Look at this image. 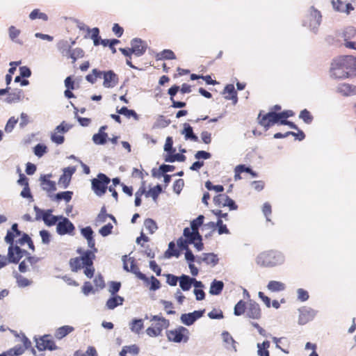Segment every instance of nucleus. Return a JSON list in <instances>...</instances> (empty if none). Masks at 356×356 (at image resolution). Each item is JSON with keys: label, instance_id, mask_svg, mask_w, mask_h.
<instances>
[{"label": "nucleus", "instance_id": "obj_1", "mask_svg": "<svg viewBox=\"0 0 356 356\" xmlns=\"http://www.w3.org/2000/svg\"><path fill=\"white\" fill-rule=\"evenodd\" d=\"M329 76L334 80L356 76V56H343L334 58L330 63Z\"/></svg>", "mask_w": 356, "mask_h": 356}, {"label": "nucleus", "instance_id": "obj_2", "mask_svg": "<svg viewBox=\"0 0 356 356\" xmlns=\"http://www.w3.org/2000/svg\"><path fill=\"white\" fill-rule=\"evenodd\" d=\"M95 258V255L92 250L84 251L81 257L72 258L70 260V268L73 272H77L84 268L85 275L88 278H92L95 273V268L93 267Z\"/></svg>", "mask_w": 356, "mask_h": 356}, {"label": "nucleus", "instance_id": "obj_3", "mask_svg": "<svg viewBox=\"0 0 356 356\" xmlns=\"http://www.w3.org/2000/svg\"><path fill=\"white\" fill-rule=\"evenodd\" d=\"M284 261V254L280 251L274 250L259 253L255 259L256 264L264 268H273L283 264Z\"/></svg>", "mask_w": 356, "mask_h": 356}, {"label": "nucleus", "instance_id": "obj_4", "mask_svg": "<svg viewBox=\"0 0 356 356\" xmlns=\"http://www.w3.org/2000/svg\"><path fill=\"white\" fill-rule=\"evenodd\" d=\"M111 179L104 173H99L96 178L91 180L92 189L99 197L104 195L108 188Z\"/></svg>", "mask_w": 356, "mask_h": 356}, {"label": "nucleus", "instance_id": "obj_5", "mask_svg": "<svg viewBox=\"0 0 356 356\" xmlns=\"http://www.w3.org/2000/svg\"><path fill=\"white\" fill-rule=\"evenodd\" d=\"M189 334V330L183 326H178L175 329L166 332V337L168 341L175 343L188 342Z\"/></svg>", "mask_w": 356, "mask_h": 356}, {"label": "nucleus", "instance_id": "obj_6", "mask_svg": "<svg viewBox=\"0 0 356 356\" xmlns=\"http://www.w3.org/2000/svg\"><path fill=\"white\" fill-rule=\"evenodd\" d=\"M122 261L123 262V268L124 270L132 273L138 279L144 281L146 284H149V278L140 271L139 268L135 264L134 258H127V255H124L122 257Z\"/></svg>", "mask_w": 356, "mask_h": 356}, {"label": "nucleus", "instance_id": "obj_7", "mask_svg": "<svg viewBox=\"0 0 356 356\" xmlns=\"http://www.w3.org/2000/svg\"><path fill=\"white\" fill-rule=\"evenodd\" d=\"M258 120L259 123L267 130L273 124L278 123L280 118L279 113L270 111L263 115L260 113L258 115Z\"/></svg>", "mask_w": 356, "mask_h": 356}, {"label": "nucleus", "instance_id": "obj_8", "mask_svg": "<svg viewBox=\"0 0 356 356\" xmlns=\"http://www.w3.org/2000/svg\"><path fill=\"white\" fill-rule=\"evenodd\" d=\"M75 227L73 223L66 217L62 216L60 220L56 224V232L60 236L74 235Z\"/></svg>", "mask_w": 356, "mask_h": 356}, {"label": "nucleus", "instance_id": "obj_9", "mask_svg": "<svg viewBox=\"0 0 356 356\" xmlns=\"http://www.w3.org/2000/svg\"><path fill=\"white\" fill-rule=\"evenodd\" d=\"M29 253L24 250H22L19 246L9 245L8 250V260L9 263L17 264L20 259L24 256L29 255Z\"/></svg>", "mask_w": 356, "mask_h": 356}, {"label": "nucleus", "instance_id": "obj_10", "mask_svg": "<svg viewBox=\"0 0 356 356\" xmlns=\"http://www.w3.org/2000/svg\"><path fill=\"white\" fill-rule=\"evenodd\" d=\"M298 311V323L300 325H305L307 323L312 321L316 314V312L314 309L306 307H303L299 309Z\"/></svg>", "mask_w": 356, "mask_h": 356}, {"label": "nucleus", "instance_id": "obj_11", "mask_svg": "<svg viewBox=\"0 0 356 356\" xmlns=\"http://www.w3.org/2000/svg\"><path fill=\"white\" fill-rule=\"evenodd\" d=\"M204 312L203 310H197L188 314H183L181 315V322L186 325L190 326L193 325L197 319L200 318Z\"/></svg>", "mask_w": 356, "mask_h": 356}, {"label": "nucleus", "instance_id": "obj_12", "mask_svg": "<svg viewBox=\"0 0 356 356\" xmlns=\"http://www.w3.org/2000/svg\"><path fill=\"white\" fill-rule=\"evenodd\" d=\"M131 46L134 54L137 57L143 56L147 49L146 42L140 38H134L131 40Z\"/></svg>", "mask_w": 356, "mask_h": 356}, {"label": "nucleus", "instance_id": "obj_13", "mask_svg": "<svg viewBox=\"0 0 356 356\" xmlns=\"http://www.w3.org/2000/svg\"><path fill=\"white\" fill-rule=\"evenodd\" d=\"M102 76H103L104 79L103 86L104 88H113L118 83V76L112 70L103 72Z\"/></svg>", "mask_w": 356, "mask_h": 356}, {"label": "nucleus", "instance_id": "obj_14", "mask_svg": "<svg viewBox=\"0 0 356 356\" xmlns=\"http://www.w3.org/2000/svg\"><path fill=\"white\" fill-rule=\"evenodd\" d=\"M36 347L40 350H54L57 349L54 341L49 336H43L36 341Z\"/></svg>", "mask_w": 356, "mask_h": 356}, {"label": "nucleus", "instance_id": "obj_15", "mask_svg": "<svg viewBox=\"0 0 356 356\" xmlns=\"http://www.w3.org/2000/svg\"><path fill=\"white\" fill-rule=\"evenodd\" d=\"M75 171V167H67L64 168L63 173L59 178L58 184L63 188H67L71 181L72 176Z\"/></svg>", "mask_w": 356, "mask_h": 356}, {"label": "nucleus", "instance_id": "obj_16", "mask_svg": "<svg viewBox=\"0 0 356 356\" xmlns=\"http://www.w3.org/2000/svg\"><path fill=\"white\" fill-rule=\"evenodd\" d=\"M332 8L334 10L348 15L354 7L350 3H346L342 0H332Z\"/></svg>", "mask_w": 356, "mask_h": 356}, {"label": "nucleus", "instance_id": "obj_17", "mask_svg": "<svg viewBox=\"0 0 356 356\" xmlns=\"http://www.w3.org/2000/svg\"><path fill=\"white\" fill-rule=\"evenodd\" d=\"M246 315L250 318L259 319L261 314L259 304L254 301L250 300L246 308Z\"/></svg>", "mask_w": 356, "mask_h": 356}, {"label": "nucleus", "instance_id": "obj_18", "mask_svg": "<svg viewBox=\"0 0 356 356\" xmlns=\"http://www.w3.org/2000/svg\"><path fill=\"white\" fill-rule=\"evenodd\" d=\"M51 177V174L42 175L40 178V185L42 190L47 193L54 192L56 190V183L49 179Z\"/></svg>", "mask_w": 356, "mask_h": 356}, {"label": "nucleus", "instance_id": "obj_19", "mask_svg": "<svg viewBox=\"0 0 356 356\" xmlns=\"http://www.w3.org/2000/svg\"><path fill=\"white\" fill-rule=\"evenodd\" d=\"M196 262L199 264L204 262L214 266L218 264V258L214 253H203L201 256L196 257Z\"/></svg>", "mask_w": 356, "mask_h": 356}, {"label": "nucleus", "instance_id": "obj_20", "mask_svg": "<svg viewBox=\"0 0 356 356\" xmlns=\"http://www.w3.org/2000/svg\"><path fill=\"white\" fill-rule=\"evenodd\" d=\"M183 235L189 244L194 243L197 241H202V236L200 234L199 231H194L189 227L184 228Z\"/></svg>", "mask_w": 356, "mask_h": 356}, {"label": "nucleus", "instance_id": "obj_21", "mask_svg": "<svg viewBox=\"0 0 356 356\" xmlns=\"http://www.w3.org/2000/svg\"><path fill=\"white\" fill-rule=\"evenodd\" d=\"M222 341L225 346L227 350H231L234 352L237 351L236 346V341L233 339L232 336L227 331H224L221 334Z\"/></svg>", "mask_w": 356, "mask_h": 356}, {"label": "nucleus", "instance_id": "obj_22", "mask_svg": "<svg viewBox=\"0 0 356 356\" xmlns=\"http://www.w3.org/2000/svg\"><path fill=\"white\" fill-rule=\"evenodd\" d=\"M63 216H54L52 215V210H45L44 216H42V220L47 226H53L60 220Z\"/></svg>", "mask_w": 356, "mask_h": 356}, {"label": "nucleus", "instance_id": "obj_23", "mask_svg": "<svg viewBox=\"0 0 356 356\" xmlns=\"http://www.w3.org/2000/svg\"><path fill=\"white\" fill-rule=\"evenodd\" d=\"M337 92L343 96H350L356 94V86L348 83H341L337 87Z\"/></svg>", "mask_w": 356, "mask_h": 356}, {"label": "nucleus", "instance_id": "obj_24", "mask_svg": "<svg viewBox=\"0 0 356 356\" xmlns=\"http://www.w3.org/2000/svg\"><path fill=\"white\" fill-rule=\"evenodd\" d=\"M183 127L184 129L181 131V134L184 136L186 140L198 141V137L194 134L193 127L189 124L184 123Z\"/></svg>", "mask_w": 356, "mask_h": 356}, {"label": "nucleus", "instance_id": "obj_25", "mask_svg": "<svg viewBox=\"0 0 356 356\" xmlns=\"http://www.w3.org/2000/svg\"><path fill=\"white\" fill-rule=\"evenodd\" d=\"M29 19L31 21L33 20H41V21H48L51 20L52 19L48 16V15L40 9H34L29 14Z\"/></svg>", "mask_w": 356, "mask_h": 356}, {"label": "nucleus", "instance_id": "obj_26", "mask_svg": "<svg viewBox=\"0 0 356 356\" xmlns=\"http://www.w3.org/2000/svg\"><path fill=\"white\" fill-rule=\"evenodd\" d=\"M169 325H164L163 323H156L154 327H149L146 330V333L151 337H156L161 335L163 329L167 328Z\"/></svg>", "mask_w": 356, "mask_h": 356}, {"label": "nucleus", "instance_id": "obj_27", "mask_svg": "<svg viewBox=\"0 0 356 356\" xmlns=\"http://www.w3.org/2000/svg\"><path fill=\"white\" fill-rule=\"evenodd\" d=\"M74 41H72L70 44L68 40H63L58 42L57 47L63 56H68V54L72 50V45L74 44Z\"/></svg>", "mask_w": 356, "mask_h": 356}, {"label": "nucleus", "instance_id": "obj_28", "mask_svg": "<svg viewBox=\"0 0 356 356\" xmlns=\"http://www.w3.org/2000/svg\"><path fill=\"white\" fill-rule=\"evenodd\" d=\"M266 288L270 292L277 293L284 291L286 285L282 282L271 280L268 283Z\"/></svg>", "mask_w": 356, "mask_h": 356}, {"label": "nucleus", "instance_id": "obj_29", "mask_svg": "<svg viewBox=\"0 0 356 356\" xmlns=\"http://www.w3.org/2000/svg\"><path fill=\"white\" fill-rule=\"evenodd\" d=\"M124 302V298L114 295L108 299L106 306L108 309H114L116 307L122 305Z\"/></svg>", "mask_w": 356, "mask_h": 356}, {"label": "nucleus", "instance_id": "obj_30", "mask_svg": "<svg viewBox=\"0 0 356 356\" xmlns=\"http://www.w3.org/2000/svg\"><path fill=\"white\" fill-rule=\"evenodd\" d=\"M229 94V95L225 96V98L226 99L232 100L233 104H236L238 102L237 92L235 90L234 86L232 84H228L225 87L223 94Z\"/></svg>", "mask_w": 356, "mask_h": 356}, {"label": "nucleus", "instance_id": "obj_31", "mask_svg": "<svg viewBox=\"0 0 356 356\" xmlns=\"http://www.w3.org/2000/svg\"><path fill=\"white\" fill-rule=\"evenodd\" d=\"M224 288V283L222 281L214 280L210 285L209 293L213 296H218Z\"/></svg>", "mask_w": 356, "mask_h": 356}, {"label": "nucleus", "instance_id": "obj_32", "mask_svg": "<svg viewBox=\"0 0 356 356\" xmlns=\"http://www.w3.org/2000/svg\"><path fill=\"white\" fill-rule=\"evenodd\" d=\"M179 286L184 291H189L192 286V277L186 275H181L179 277Z\"/></svg>", "mask_w": 356, "mask_h": 356}, {"label": "nucleus", "instance_id": "obj_33", "mask_svg": "<svg viewBox=\"0 0 356 356\" xmlns=\"http://www.w3.org/2000/svg\"><path fill=\"white\" fill-rule=\"evenodd\" d=\"M72 195H73V192L67 191L58 193L54 196L49 195V197L53 200H56V201L58 202V201L63 200L66 202H69L72 200Z\"/></svg>", "mask_w": 356, "mask_h": 356}, {"label": "nucleus", "instance_id": "obj_34", "mask_svg": "<svg viewBox=\"0 0 356 356\" xmlns=\"http://www.w3.org/2000/svg\"><path fill=\"white\" fill-rule=\"evenodd\" d=\"M74 327L70 325H64L58 328L55 332V337L61 339L68 334L74 331Z\"/></svg>", "mask_w": 356, "mask_h": 356}, {"label": "nucleus", "instance_id": "obj_35", "mask_svg": "<svg viewBox=\"0 0 356 356\" xmlns=\"http://www.w3.org/2000/svg\"><path fill=\"white\" fill-rule=\"evenodd\" d=\"M157 60H173L176 58L175 53L170 49H164L157 53L155 56Z\"/></svg>", "mask_w": 356, "mask_h": 356}, {"label": "nucleus", "instance_id": "obj_36", "mask_svg": "<svg viewBox=\"0 0 356 356\" xmlns=\"http://www.w3.org/2000/svg\"><path fill=\"white\" fill-rule=\"evenodd\" d=\"M186 157L182 154H166L164 157L165 162L173 163L175 161L184 162L186 161Z\"/></svg>", "mask_w": 356, "mask_h": 356}, {"label": "nucleus", "instance_id": "obj_37", "mask_svg": "<svg viewBox=\"0 0 356 356\" xmlns=\"http://www.w3.org/2000/svg\"><path fill=\"white\" fill-rule=\"evenodd\" d=\"M22 94V90H15L13 92L8 94V97L6 99V102L8 104L18 102L21 100Z\"/></svg>", "mask_w": 356, "mask_h": 356}, {"label": "nucleus", "instance_id": "obj_38", "mask_svg": "<svg viewBox=\"0 0 356 356\" xmlns=\"http://www.w3.org/2000/svg\"><path fill=\"white\" fill-rule=\"evenodd\" d=\"M117 112L120 115L126 116L127 118L132 117L136 120H138L139 119L138 115L136 113L135 111L129 109L125 106L122 107L120 109H117Z\"/></svg>", "mask_w": 356, "mask_h": 356}, {"label": "nucleus", "instance_id": "obj_39", "mask_svg": "<svg viewBox=\"0 0 356 356\" xmlns=\"http://www.w3.org/2000/svg\"><path fill=\"white\" fill-rule=\"evenodd\" d=\"M179 252L175 249V244L174 242H170L168 244V248L165 252L164 257L166 259H170L172 257H179Z\"/></svg>", "mask_w": 356, "mask_h": 356}, {"label": "nucleus", "instance_id": "obj_40", "mask_svg": "<svg viewBox=\"0 0 356 356\" xmlns=\"http://www.w3.org/2000/svg\"><path fill=\"white\" fill-rule=\"evenodd\" d=\"M270 347V342L264 341L261 343H257V354L259 356H270L268 348Z\"/></svg>", "mask_w": 356, "mask_h": 356}, {"label": "nucleus", "instance_id": "obj_41", "mask_svg": "<svg viewBox=\"0 0 356 356\" xmlns=\"http://www.w3.org/2000/svg\"><path fill=\"white\" fill-rule=\"evenodd\" d=\"M356 35V29L353 26H347L341 33V37L344 41L354 38Z\"/></svg>", "mask_w": 356, "mask_h": 356}, {"label": "nucleus", "instance_id": "obj_42", "mask_svg": "<svg viewBox=\"0 0 356 356\" xmlns=\"http://www.w3.org/2000/svg\"><path fill=\"white\" fill-rule=\"evenodd\" d=\"M88 33L92 40L95 46L100 44L99 30L98 28L88 29Z\"/></svg>", "mask_w": 356, "mask_h": 356}, {"label": "nucleus", "instance_id": "obj_43", "mask_svg": "<svg viewBox=\"0 0 356 356\" xmlns=\"http://www.w3.org/2000/svg\"><path fill=\"white\" fill-rule=\"evenodd\" d=\"M229 196L225 194H219L213 197L215 205L220 207H225L227 205Z\"/></svg>", "mask_w": 356, "mask_h": 356}, {"label": "nucleus", "instance_id": "obj_44", "mask_svg": "<svg viewBox=\"0 0 356 356\" xmlns=\"http://www.w3.org/2000/svg\"><path fill=\"white\" fill-rule=\"evenodd\" d=\"M143 328V319H134L130 323V330L131 332L139 334L140 330Z\"/></svg>", "mask_w": 356, "mask_h": 356}, {"label": "nucleus", "instance_id": "obj_45", "mask_svg": "<svg viewBox=\"0 0 356 356\" xmlns=\"http://www.w3.org/2000/svg\"><path fill=\"white\" fill-rule=\"evenodd\" d=\"M162 192V188L160 185H156V186L150 188L146 193L145 196L147 197H151L152 199L156 201L159 194Z\"/></svg>", "mask_w": 356, "mask_h": 356}, {"label": "nucleus", "instance_id": "obj_46", "mask_svg": "<svg viewBox=\"0 0 356 356\" xmlns=\"http://www.w3.org/2000/svg\"><path fill=\"white\" fill-rule=\"evenodd\" d=\"M108 134L97 133L92 136V141L95 145H104L107 141Z\"/></svg>", "mask_w": 356, "mask_h": 356}, {"label": "nucleus", "instance_id": "obj_47", "mask_svg": "<svg viewBox=\"0 0 356 356\" xmlns=\"http://www.w3.org/2000/svg\"><path fill=\"white\" fill-rule=\"evenodd\" d=\"M144 226L150 234L154 233L158 229L156 222L151 218L145 220Z\"/></svg>", "mask_w": 356, "mask_h": 356}, {"label": "nucleus", "instance_id": "obj_48", "mask_svg": "<svg viewBox=\"0 0 356 356\" xmlns=\"http://www.w3.org/2000/svg\"><path fill=\"white\" fill-rule=\"evenodd\" d=\"M8 32H9V37H10L11 40H13V42H15L16 43H19V44L22 43L19 41V40L17 39V37L20 34V30L19 29H17L14 26H11L9 28Z\"/></svg>", "mask_w": 356, "mask_h": 356}, {"label": "nucleus", "instance_id": "obj_49", "mask_svg": "<svg viewBox=\"0 0 356 356\" xmlns=\"http://www.w3.org/2000/svg\"><path fill=\"white\" fill-rule=\"evenodd\" d=\"M299 118L302 120L303 122L307 124H309L313 121V116L307 109H303L300 111Z\"/></svg>", "mask_w": 356, "mask_h": 356}, {"label": "nucleus", "instance_id": "obj_50", "mask_svg": "<svg viewBox=\"0 0 356 356\" xmlns=\"http://www.w3.org/2000/svg\"><path fill=\"white\" fill-rule=\"evenodd\" d=\"M245 302L243 300H240L234 306V314L235 316H241L245 313Z\"/></svg>", "mask_w": 356, "mask_h": 356}, {"label": "nucleus", "instance_id": "obj_51", "mask_svg": "<svg viewBox=\"0 0 356 356\" xmlns=\"http://www.w3.org/2000/svg\"><path fill=\"white\" fill-rule=\"evenodd\" d=\"M15 277L17 280V284L19 287L24 288L31 284L32 282L31 280L18 273H17Z\"/></svg>", "mask_w": 356, "mask_h": 356}, {"label": "nucleus", "instance_id": "obj_52", "mask_svg": "<svg viewBox=\"0 0 356 356\" xmlns=\"http://www.w3.org/2000/svg\"><path fill=\"white\" fill-rule=\"evenodd\" d=\"M102 74H103L102 71L98 70L97 69H93L92 71V73L90 74H88L86 76V79L90 83H94L96 81V79L97 77H99V78L102 77Z\"/></svg>", "mask_w": 356, "mask_h": 356}, {"label": "nucleus", "instance_id": "obj_53", "mask_svg": "<svg viewBox=\"0 0 356 356\" xmlns=\"http://www.w3.org/2000/svg\"><path fill=\"white\" fill-rule=\"evenodd\" d=\"M204 216L200 215L197 218L191 222V228L194 231H198L199 227L203 224Z\"/></svg>", "mask_w": 356, "mask_h": 356}, {"label": "nucleus", "instance_id": "obj_54", "mask_svg": "<svg viewBox=\"0 0 356 356\" xmlns=\"http://www.w3.org/2000/svg\"><path fill=\"white\" fill-rule=\"evenodd\" d=\"M163 149L167 154L175 153V149L173 147V140L170 136H168L165 140Z\"/></svg>", "mask_w": 356, "mask_h": 356}, {"label": "nucleus", "instance_id": "obj_55", "mask_svg": "<svg viewBox=\"0 0 356 356\" xmlns=\"http://www.w3.org/2000/svg\"><path fill=\"white\" fill-rule=\"evenodd\" d=\"M25 348L21 346H15L13 348L8 350L6 353L8 356H19L24 353Z\"/></svg>", "mask_w": 356, "mask_h": 356}, {"label": "nucleus", "instance_id": "obj_56", "mask_svg": "<svg viewBox=\"0 0 356 356\" xmlns=\"http://www.w3.org/2000/svg\"><path fill=\"white\" fill-rule=\"evenodd\" d=\"M18 122V118H15V117H11L8 120L6 126H5V131L6 133H11Z\"/></svg>", "mask_w": 356, "mask_h": 356}, {"label": "nucleus", "instance_id": "obj_57", "mask_svg": "<svg viewBox=\"0 0 356 356\" xmlns=\"http://www.w3.org/2000/svg\"><path fill=\"white\" fill-rule=\"evenodd\" d=\"M72 128V125L63 121L59 125L55 128V131L59 134L67 133Z\"/></svg>", "mask_w": 356, "mask_h": 356}, {"label": "nucleus", "instance_id": "obj_58", "mask_svg": "<svg viewBox=\"0 0 356 356\" xmlns=\"http://www.w3.org/2000/svg\"><path fill=\"white\" fill-rule=\"evenodd\" d=\"M121 287V283L119 282L112 281L109 284L108 291L111 296L116 295V293L119 291Z\"/></svg>", "mask_w": 356, "mask_h": 356}, {"label": "nucleus", "instance_id": "obj_59", "mask_svg": "<svg viewBox=\"0 0 356 356\" xmlns=\"http://www.w3.org/2000/svg\"><path fill=\"white\" fill-rule=\"evenodd\" d=\"M163 276L166 277V283L172 286H175L179 280V277L172 274H164Z\"/></svg>", "mask_w": 356, "mask_h": 356}, {"label": "nucleus", "instance_id": "obj_60", "mask_svg": "<svg viewBox=\"0 0 356 356\" xmlns=\"http://www.w3.org/2000/svg\"><path fill=\"white\" fill-rule=\"evenodd\" d=\"M113 226L111 223H108L103 226L99 230V233L104 237L108 236L112 232Z\"/></svg>", "mask_w": 356, "mask_h": 356}, {"label": "nucleus", "instance_id": "obj_61", "mask_svg": "<svg viewBox=\"0 0 356 356\" xmlns=\"http://www.w3.org/2000/svg\"><path fill=\"white\" fill-rule=\"evenodd\" d=\"M46 152L47 147L44 145L39 143L34 147V154L38 157L42 156Z\"/></svg>", "mask_w": 356, "mask_h": 356}, {"label": "nucleus", "instance_id": "obj_62", "mask_svg": "<svg viewBox=\"0 0 356 356\" xmlns=\"http://www.w3.org/2000/svg\"><path fill=\"white\" fill-rule=\"evenodd\" d=\"M59 133L56 132L55 130L51 135V140L52 142L57 145H60L64 142V136L62 135H59Z\"/></svg>", "mask_w": 356, "mask_h": 356}, {"label": "nucleus", "instance_id": "obj_63", "mask_svg": "<svg viewBox=\"0 0 356 356\" xmlns=\"http://www.w3.org/2000/svg\"><path fill=\"white\" fill-rule=\"evenodd\" d=\"M298 299L301 302H305L309 299L308 292L303 289H298L297 290Z\"/></svg>", "mask_w": 356, "mask_h": 356}, {"label": "nucleus", "instance_id": "obj_64", "mask_svg": "<svg viewBox=\"0 0 356 356\" xmlns=\"http://www.w3.org/2000/svg\"><path fill=\"white\" fill-rule=\"evenodd\" d=\"M309 13L311 16V20L315 21L316 22H319L321 20V15L318 10L314 8H311Z\"/></svg>", "mask_w": 356, "mask_h": 356}]
</instances>
